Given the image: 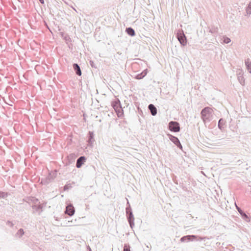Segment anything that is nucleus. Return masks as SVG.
Here are the masks:
<instances>
[{
    "label": "nucleus",
    "instance_id": "f257e3e1",
    "mask_svg": "<svg viewBox=\"0 0 251 251\" xmlns=\"http://www.w3.org/2000/svg\"><path fill=\"white\" fill-rule=\"evenodd\" d=\"M213 112L212 109L208 106L205 107L201 110V118L204 123L209 122L213 119Z\"/></svg>",
    "mask_w": 251,
    "mask_h": 251
},
{
    "label": "nucleus",
    "instance_id": "f03ea898",
    "mask_svg": "<svg viewBox=\"0 0 251 251\" xmlns=\"http://www.w3.org/2000/svg\"><path fill=\"white\" fill-rule=\"evenodd\" d=\"M127 203L126 207V213L127 221L129 223V226L131 228H133L134 226V217L133 214L132 210L130 204L126 199Z\"/></svg>",
    "mask_w": 251,
    "mask_h": 251
},
{
    "label": "nucleus",
    "instance_id": "7ed1b4c3",
    "mask_svg": "<svg viewBox=\"0 0 251 251\" xmlns=\"http://www.w3.org/2000/svg\"><path fill=\"white\" fill-rule=\"evenodd\" d=\"M206 238V237H202L196 235H188L181 237L180 241L182 243H188L194 241H201L202 240H205Z\"/></svg>",
    "mask_w": 251,
    "mask_h": 251
},
{
    "label": "nucleus",
    "instance_id": "20e7f679",
    "mask_svg": "<svg viewBox=\"0 0 251 251\" xmlns=\"http://www.w3.org/2000/svg\"><path fill=\"white\" fill-rule=\"evenodd\" d=\"M56 176V172H50L48 175L41 179V184L42 185H48L51 182Z\"/></svg>",
    "mask_w": 251,
    "mask_h": 251
},
{
    "label": "nucleus",
    "instance_id": "39448f33",
    "mask_svg": "<svg viewBox=\"0 0 251 251\" xmlns=\"http://www.w3.org/2000/svg\"><path fill=\"white\" fill-rule=\"evenodd\" d=\"M168 126L169 129L172 132H178L180 130L179 124L176 121H170Z\"/></svg>",
    "mask_w": 251,
    "mask_h": 251
},
{
    "label": "nucleus",
    "instance_id": "423d86ee",
    "mask_svg": "<svg viewBox=\"0 0 251 251\" xmlns=\"http://www.w3.org/2000/svg\"><path fill=\"white\" fill-rule=\"evenodd\" d=\"M176 37L181 46L186 45L187 38L182 30H178L177 31Z\"/></svg>",
    "mask_w": 251,
    "mask_h": 251
},
{
    "label": "nucleus",
    "instance_id": "0eeeda50",
    "mask_svg": "<svg viewBox=\"0 0 251 251\" xmlns=\"http://www.w3.org/2000/svg\"><path fill=\"white\" fill-rule=\"evenodd\" d=\"M167 135L171 142H172L178 149L182 151V146L177 137L169 133L167 134Z\"/></svg>",
    "mask_w": 251,
    "mask_h": 251
},
{
    "label": "nucleus",
    "instance_id": "6e6552de",
    "mask_svg": "<svg viewBox=\"0 0 251 251\" xmlns=\"http://www.w3.org/2000/svg\"><path fill=\"white\" fill-rule=\"evenodd\" d=\"M87 142H88V146L90 147H93V144L94 142L95 141V140L94 139V134L93 131H89L88 132V135H87Z\"/></svg>",
    "mask_w": 251,
    "mask_h": 251
},
{
    "label": "nucleus",
    "instance_id": "1a4fd4ad",
    "mask_svg": "<svg viewBox=\"0 0 251 251\" xmlns=\"http://www.w3.org/2000/svg\"><path fill=\"white\" fill-rule=\"evenodd\" d=\"M236 207L237 211L240 213L241 217L246 222H250V218L249 217V216L243 210H242L241 208H240L236 205Z\"/></svg>",
    "mask_w": 251,
    "mask_h": 251
},
{
    "label": "nucleus",
    "instance_id": "9d476101",
    "mask_svg": "<svg viewBox=\"0 0 251 251\" xmlns=\"http://www.w3.org/2000/svg\"><path fill=\"white\" fill-rule=\"evenodd\" d=\"M75 213V209L72 204L68 205L65 211V213L70 216H73Z\"/></svg>",
    "mask_w": 251,
    "mask_h": 251
},
{
    "label": "nucleus",
    "instance_id": "9b49d317",
    "mask_svg": "<svg viewBox=\"0 0 251 251\" xmlns=\"http://www.w3.org/2000/svg\"><path fill=\"white\" fill-rule=\"evenodd\" d=\"M86 158L84 156H81L78 158L76 160V167L77 168H80L81 167L83 164L85 162Z\"/></svg>",
    "mask_w": 251,
    "mask_h": 251
},
{
    "label": "nucleus",
    "instance_id": "f8f14e48",
    "mask_svg": "<svg viewBox=\"0 0 251 251\" xmlns=\"http://www.w3.org/2000/svg\"><path fill=\"white\" fill-rule=\"evenodd\" d=\"M43 205L42 204L39 202L38 204H33L32 205V208L34 210V212L35 211L38 213V214H40L42 212Z\"/></svg>",
    "mask_w": 251,
    "mask_h": 251
},
{
    "label": "nucleus",
    "instance_id": "ddd939ff",
    "mask_svg": "<svg viewBox=\"0 0 251 251\" xmlns=\"http://www.w3.org/2000/svg\"><path fill=\"white\" fill-rule=\"evenodd\" d=\"M226 127V121L223 119H219L218 123V127L221 131H223Z\"/></svg>",
    "mask_w": 251,
    "mask_h": 251
},
{
    "label": "nucleus",
    "instance_id": "4468645a",
    "mask_svg": "<svg viewBox=\"0 0 251 251\" xmlns=\"http://www.w3.org/2000/svg\"><path fill=\"white\" fill-rule=\"evenodd\" d=\"M148 73V69H146L141 73L136 75L134 76V78L138 80L143 79L147 75Z\"/></svg>",
    "mask_w": 251,
    "mask_h": 251
},
{
    "label": "nucleus",
    "instance_id": "2eb2a0df",
    "mask_svg": "<svg viewBox=\"0 0 251 251\" xmlns=\"http://www.w3.org/2000/svg\"><path fill=\"white\" fill-rule=\"evenodd\" d=\"M73 69L75 74L78 76H80L82 75L81 70L80 67L77 63H74L73 64Z\"/></svg>",
    "mask_w": 251,
    "mask_h": 251
},
{
    "label": "nucleus",
    "instance_id": "dca6fc26",
    "mask_svg": "<svg viewBox=\"0 0 251 251\" xmlns=\"http://www.w3.org/2000/svg\"><path fill=\"white\" fill-rule=\"evenodd\" d=\"M148 109L152 116H155L157 113V109L153 104L148 105Z\"/></svg>",
    "mask_w": 251,
    "mask_h": 251
},
{
    "label": "nucleus",
    "instance_id": "f3484780",
    "mask_svg": "<svg viewBox=\"0 0 251 251\" xmlns=\"http://www.w3.org/2000/svg\"><path fill=\"white\" fill-rule=\"evenodd\" d=\"M111 105L114 110L117 108L120 109V106H122L121 102L119 99H116L115 100L112 101Z\"/></svg>",
    "mask_w": 251,
    "mask_h": 251
},
{
    "label": "nucleus",
    "instance_id": "a211bd4d",
    "mask_svg": "<svg viewBox=\"0 0 251 251\" xmlns=\"http://www.w3.org/2000/svg\"><path fill=\"white\" fill-rule=\"evenodd\" d=\"M126 32L128 35L131 37L135 35V31L134 29L131 27H126Z\"/></svg>",
    "mask_w": 251,
    "mask_h": 251
},
{
    "label": "nucleus",
    "instance_id": "6ab92c4d",
    "mask_svg": "<svg viewBox=\"0 0 251 251\" xmlns=\"http://www.w3.org/2000/svg\"><path fill=\"white\" fill-rule=\"evenodd\" d=\"M75 183L74 182H72V183L67 182L64 187L63 189L64 191H68L73 188V185H75Z\"/></svg>",
    "mask_w": 251,
    "mask_h": 251
},
{
    "label": "nucleus",
    "instance_id": "aec40b11",
    "mask_svg": "<svg viewBox=\"0 0 251 251\" xmlns=\"http://www.w3.org/2000/svg\"><path fill=\"white\" fill-rule=\"evenodd\" d=\"M25 234V232L23 228H20L15 234V236L19 238H21Z\"/></svg>",
    "mask_w": 251,
    "mask_h": 251
},
{
    "label": "nucleus",
    "instance_id": "412c9836",
    "mask_svg": "<svg viewBox=\"0 0 251 251\" xmlns=\"http://www.w3.org/2000/svg\"><path fill=\"white\" fill-rule=\"evenodd\" d=\"M118 117H121L124 115V111L122 109V106H120V109L117 108L115 109Z\"/></svg>",
    "mask_w": 251,
    "mask_h": 251
},
{
    "label": "nucleus",
    "instance_id": "4be33fe9",
    "mask_svg": "<svg viewBox=\"0 0 251 251\" xmlns=\"http://www.w3.org/2000/svg\"><path fill=\"white\" fill-rule=\"evenodd\" d=\"M245 65L248 72L251 73V62L249 59L245 61Z\"/></svg>",
    "mask_w": 251,
    "mask_h": 251
},
{
    "label": "nucleus",
    "instance_id": "5701e85b",
    "mask_svg": "<svg viewBox=\"0 0 251 251\" xmlns=\"http://www.w3.org/2000/svg\"><path fill=\"white\" fill-rule=\"evenodd\" d=\"M238 80L239 81V82H240V83L244 86L245 85V78L243 76V75H241V76H238Z\"/></svg>",
    "mask_w": 251,
    "mask_h": 251
},
{
    "label": "nucleus",
    "instance_id": "b1692460",
    "mask_svg": "<svg viewBox=\"0 0 251 251\" xmlns=\"http://www.w3.org/2000/svg\"><path fill=\"white\" fill-rule=\"evenodd\" d=\"M8 196V193L0 191V199H4Z\"/></svg>",
    "mask_w": 251,
    "mask_h": 251
},
{
    "label": "nucleus",
    "instance_id": "393cba45",
    "mask_svg": "<svg viewBox=\"0 0 251 251\" xmlns=\"http://www.w3.org/2000/svg\"><path fill=\"white\" fill-rule=\"evenodd\" d=\"M246 12L248 14H251V1L250 2L249 4L246 8Z\"/></svg>",
    "mask_w": 251,
    "mask_h": 251
},
{
    "label": "nucleus",
    "instance_id": "a878e982",
    "mask_svg": "<svg viewBox=\"0 0 251 251\" xmlns=\"http://www.w3.org/2000/svg\"><path fill=\"white\" fill-rule=\"evenodd\" d=\"M123 251H130V245L128 244H125L124 245Z\"/></svg>",
    "mask_w": 251,
    "mask_h": 251
},
{
    "label": "nucleus",
    "instance_id": "bb28decb",
    "mask_svg": "<svg viewBox=\"0 0 251 251\" xmlns=\"http://www.w3.org/2000/svg\"><path fill=\"white\" fill-rule=\"evenodd\" d=\"M231 41V40L229 38L226 37V36H224L223 37V42L225 44H228L229 43H230Z\"/></svg>",
    "mask_w": 251,
    "mask_h": 251
},
{
    "label": "nucleus",
    "instance_id": "cd10ccee",
    "mask_svg": "<svg viewBox=\"0 0 251 251\" xmlns=\"http://www.w3.org/2000/svg\"><path fill=\"white\" fill-rule=\"evenodd\" d=\"M64 39L66 41V43L71 42V39L69 36H65Z\"/></svg>",
    "mask_w": 251,
    "mask_h": 251
},
{
    "label": "nucleus",
    "instance_id": "c85d7f7f",
    "mask_svg": "<svg viewBox=\"0 0 251 251\" xmlns=\"http://www.w3.org/2000/svg\"><path fill=\"white\" fill-rule=\"evenodd\" d=\"M89 64L92 67L96 68V67L95 66V63L93 61L90 60L89 61Z\"/></svg>",
    "mask_w": 251,
    "mask_h": 251
},
{
    "label": "nucleus",
    "instance_id": "c756f323",
    "mask_svg": "<svg viewBox=\"0 0 251 251\" xmlns=\"http://www.w3.org/2000/svg\"><path fill=\"white\" fill-rule=\"evenodd\" d=\"M6 225L9 226L10 227H12L14 226V224L10 221H8L6 222Z\"/></svg>",
    "mask_w": 251,
    "mask_h": 251
},
{
    "label": "nucleus",
    "instance_id": "7c9ffc66",
    "mask_svg": "<svg viewBox=\"0 0 251 251\" xmlns=\"http://www.w3.org/2000/svg\"><path fill=\"white\" fill-rule=\"evenodd\" d=\"M68 159H71L72 160V161H73L75 158H74V154L72 153V154H70V155L68 157Z\"/></svg>",
    "mask_w": 251,
    "mask_h": 251
},
{
    "label": "nucleus",
    "instance_id": "2f4dec72",
    "mask_svg": "<svg viewBox=\"0 0 251 251\" xmlns=\"http://www.w3.org/2000/svg\"><path fill=\"white\" fill-rule=\"evenodd\" d=\"M173 180L175 184H178V181L176 179V176H175L174 177H173Z\"/></svg>",
    "mask_w": 251,
    "mask_h": 251
},
{
    "label": "nucleus",
    "instance_id": "473e14b6",
    "mask_svg": "<svg viewBox=\"0 0 251 251\" xmlns=\"http://www.w3.org/2000/svg\"><path fill=\"white\" fill-rule=\"evenodd\" d=\"M137 109H138V112L139 114H140L141 115H142L143 114V111L141 110V109L139 107H138Z\"/></svg>",
    "mask_w": 251,
    "mask_h": 251
},
{
    "label": "nucleus",
    "instance_id": "72a5a7b5",
    "mask_svg": "<svg viewBox=\"0 0 251 251\" xmlns=\"http://www.w3.org/2000/svg\"><path fill=\"white\" fill-rule=\"evenodd\" d=\"M38 201V199H34L33 200V202L35 203V204H36V202H37Z\"/></svg>",
    "mask_w": 251,
    "mask_h": 251
},
{
    "label": "nucleus",
    "instance_id": "f704fd0d",
    "mask_svg": "<svg viewBox=\"0 0 251 251\" xmlns=\"http://www.w3.org/2000/svg\"><path fill=\"white\" fill-rule=\"evenodd\" d=\"M241 75H243V73L242 72V71H240L238 74H237V77L238 76H241Z\"/></svg>",
    "mask_w": 251,
    "mask_h": 251
},
{
    "label": "nucleus",
    "instance_id": "c9c22d12",
    "mask_svg": "<svg viewBox=\"0 0 251 251\" xmlns=\"http://www.w3.org/2000/svg\"><path fill=\"white\" fill-rule=\"evenodd\" d=\"M211 33H214L215 32H216V30L215 29H214V30H212V29H210V31H209Z\"/></svg>",
    "mask_w": 251,
    "mask_h": 251
},
{
    "label": "nucleus",
    "instance_id": "e433bc0d",
    "mask_svg": "<svg viewBox=\"0 0 251 251\" xmlns=\"http://www.w3.org/2000/svg\"><path fill=\"white\" fill-rule=\"evenodd\" d=\"M39 1L42 4H45L44 0H39Z\"/></svg>",
    "mask_w": 251,
    "mask_h": 251
},
{
    "label": "nucleus",
    "instance_id": "4c0bfd02",
    "mask_svg": "<svg viewBox=\"0 0 251 251\" xmlns=\"http://www.w3.org/2000/svg\"><path fill=\"white\" fill-rule=\"evenodd\" d=\"M89 249L90 251H92L91 248L89 247Z\"/></svg>",
    "mask_w": 251,
    "mask_h": 251
},
{
    "label": "nucleus",
    "instance_id": "58836bf2",
    "mask_svg": "<svg viewBox=\"0 0 251 251\" xmlns=\"http://www.w3.org/2000/svg\"><path fill=\"white\" fill-rule=\"evenodd\" d=\"M71 163V162L70 161H69V164Z\"/></svg>",
    "mask_w": 251,
    "mask_h": 251
}]
</instances>
